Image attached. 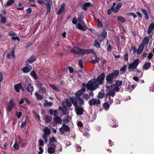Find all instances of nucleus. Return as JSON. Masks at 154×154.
<instances>
[{
	"label": "nucleus",
	"mask_w": 154,
	"mask_h": 154,
	"mask_svg": "<svg viewBox=\"0 0 154 154\" xmlns=\"http://www.w3.org/2000/svg\"><path fill=\"white\" fill-rule=\"evenodd\" d=\"M105 77L104 73H103L98 75L97 79H94V81L92 80H89L88 81V85L87 86V89L92 91L95 90L99 87L98 85L96 84L99 85H102L103 83Z\"/></svg>",
	"instance_id": "1"
},
{
	"label": "nucleus",
	"mask_w": 154,
	"mask_h": 154,
	"mask_svg": "<svg viewBox=\"0 0 154 154\" xmlns=\"http://www.w3.org/2000/svg\"><path fill=\"white\" fill-rule=\"evenodd\" d=\"M49 143L48 145L47 151L49 154H53L55 153V144L57 141L54 137H52L49 140Z\"/></svg>",
	"instance_id": "2"
},
{
	"label": "nucleus",
	"mask_w": 154,
	"mask_h": 154,
	"mask_svg": "<svg viewBox=\"0 0 154 154\" xmlns=\"http://www.w3.org/2000/svg\"><path fill=\"white\" fill-rule=\"evenodd\" d=\"M37 2L39 5H41L42 3L45 5L47 14H48L50 13L51 6L53 4V2L51 0H38Z\"/></svg>",
	"instance_id": "3"
},
{
	"label": "nucleus",
	"mask_w": 154,
	"mask_h": 154,
	"mask_svg": "<svg viewBox=\"0 0 154 154\" xmlns=\"http://www.w3.org/2000/svg\"><path fill=\"white\" fill-rule=\"evenodd\" d=\"M119 74L118 70H114L112 73L109 74L106 77V80L107 82L110 84L112 83L113 79L116 78Z\"/></svg>",
	"instance_id": "4"
},
{
	"label": "nucleus",
	"mask_w": 154,
	"mask_h": 154,
	"mask_svg": "<svg viewBox=\"0 0 154 154\" xmlns=\"http://www.w3.org/2000/svg\"><path fill=\"white\" fill-rule=\"evenodd\" d=\"M139 60L137 59L135 60L133 62L130 63L128 66V69L129 72L132 71L135 69L137 67L139 64Z\"/></svg>",
	"instance_id": "5"
},
{
	"label": "nucleus",
	"mask_w": 154,
	"mask_h": 154,
	"mask_svg": "<svg viewBox=\"0 0 154 154\" xmlns=\"http://www.w3.org/2000/svg\"><path fill=\"white\" fill-rule=\"evenodd\" d=\"M122 81H117L115 84L112 85L110 86V88H114L116 92H118L119 91V87L122 85Z\"/></svg>",
	"instance_id": "6"
},
{
	"label": "nucleus",
	"mask_w": 154,
	"mask_h": 154,
	"mask_svg": "<svg viewBox=\"0 0 154 154\" xmlns=\"http://www.w3.org/2000/svg\"><path fill=\"white\" fill-rule=\"evenodd\" d=\"M75 110L76 114L78 116L83 115L85 112L84 108L82 106H78L75 107Z\"/></svg>",
	"instance_id": "7"
},
{
	"label": "nucleus",
	"mask_w": 154,
	"mask_h": 154,
	"mask_svg": "<svg viewBox=\"0 0 154 154\" xmlns=\"http://www.w3.org/2000/svg\"><path fill=\"white\" fill-rule=\"evenodd\" d=\"M100 103V100L97 98H92L88 101V103L91 106L98 105Z\"/></svg>",
	"instance_id": "8"
},
{
	"label": "nucleus",
	"mask_w": 154,
	"mask_h": 154,
	"mask_svg": "<svg viewBox=\"0 0 154 154\" xmlns=\"http://www.w3.org/2000/svg\"><path fill=\"white\" fill-rule=\"evenodd\" d=\"M54 154H58L62 150V148L61 144L59 143H56L55 147Z\"/></svg>",
	"instance_id": "9"
},
{
	"label": "nucleus",
	"mask_w": 154,
	"mask_h": 154,
	"mask_svg": "<svg viewBox=\"0 0 154 154\" xmlns=\"http://www.w3.org/2000/svg\"><path fill=\"white\" fill-rule=\"evenodd\" d=\"M82 49L79 47H74L71 49L72 52L75 54L81 55Z\"/></svg>",
	"instance_id": "10"
},
{
	"label": "nucleus",
	"mask_w": 154,
	"mask_h": 154,
	"mask_svg": "<svg viewBox=\"0 0 154 154\" xmlns=\"http://www.w3.org/2000/svg\"><path fill=\"white\" fill-rule=\"evenodd\" d=\"M14 88L16 91L17 93L20 92V89H21L23 91L25 90L23 86L22 83L21 82L15 85L14 86Z\"/></svg>",
	"instance_id": "11"
},
{
	"label": "nucleus",
	"mask_w": 154,
	"mask_h": 154,
	"mask_svg": "<svg viewBox=\"0 0 154 154\" xmlns=\"http://www.w3.org/2000/svg\"><path fill=\"white\" fill-rule=\"evenodd\" d=\"M14 106V100L13 99H11L10 100L9 103L6 107L7 112H9L11 111L12 110Z\"/></svg>",
	"instance_id": "12"
},
{
	"label": "nucleus",
	"mask_w": 154,
	"mask_h": 154,
	"mask_svg": "<svg viewBox=\"0 0 154 154\" xmlns=\"http://www.w3.org/2000/svg\"><path fill=\"white\" fill-rule=\"evenodd\" d=\"M21 69V71L23 73H26L29 72L32 69V66L28 65Z\"/></svg>",
	"instance_id": "13"
},
{
	"label": "nucleus",
	"mask_w": 154,
	"mask_h": 154,
	"mask_svg": "<svg viewBox=\"0 0 154 154\" xmlns=\"http://www.w3.org/2000/svg\"><path fill=\"white\" fill-rule=\"evenodd\" d=\"M70 99L71 102L73 105L75 107L78 106V98H77L74 96H73L72 97H70Z\"/></svg>",
	"instance_id": "14"
},
{
	"label": "nucleus",
	"mask_w": 154,
	"mask_h": 154,
	"mask_svg": "<svg viewBox=\"0 0 154 154\" xmlns=\"http://www.w3.org/2000/svg\"><path fill=\"white\" fill-rule=\"evenodd\" d=\"M62 120L60 117L56 116L53 118V121L52 123L54 125H57V123L61 124L62 122Z\"/></svg>",
	"instance_id": "15"
},
{
	"label": "nucleus",
	"mask_w": 154,
	"mask_h": 154,
	"mask_svg": "<svg viewBox=\"0 0 154 154\" xmlns=\"http://www.w3.org/2000/svg\"><path fill=\"white\" fill-rule=\"evenodd\" d=\"M77 27L79 29L83 31H86L87 29V26L84 25L83 23H78Z\"/></svg>",
	"instance_id": "16"
},
{
	"label": "nucleus",
	"mask_w": 154,
	"mask_h": 154,
	"mask_svg": "<svg viewBox=\"0 0 154 154\" xmlns=\"http://www.w3.org/2000/svg\"><path fill=\"white\" fill-rule=\"evenodd\" d=\"M35 60L36 57H35L34 56L31 57L25 61V65H28L29 63H32Z\"/></svg>",
	"instance_id": "17"
},
{
	"label": "nucleus",
	"mask_w": 154,
	"mask_h": 154,
	"mask_svg": "<svg viewBox=\"0 0 154 154\" xmlns=\"http://www.w3.org/2000/svg\"><path fill=\"white\" fill-rule=\"evenodd\" d=\"M111 90L108 91L106 94V95L107 97H113L115 95L116 93L115 91H116L114 90V88H111Z\"/></svg>",
	"instance_id": "18"
},
{
	"label": "nucleus",
	"mask_w": 154,
	"mask_h": 154,
	"mask_svg": "<svg viewBox=\"0 0 154 154\" xmlns=\"http://www.w3.org/2000/svg\"><path fill=\"white\" fill-rule=\"evenodd\" d=\"M93 4H91L89 2L85 3L84 4H83L81 7L82 9H83L84 10L86 11L87 9V7L92 6Z\"/></svg>",
	"instance_id": "19"
},
{
	"label": "nucleus",
	"mask_w": 154,
	"mask_h": 154,
	"mask_svg": "<svg viewBox=\"0 0 154 154\" xmlns=\"http://www.w3.org/2000/svg\"><path fill=\"white\" fill-rule=\"evenodd\" d=\"M144 48V46L143 45V44H140L137 49L136 52L138 55L141 54L143 51Z\"/></svg>",
	"instance_id": "20"
},
{
	"label": "nucleus",
	"mask_w": 154,
	"mask_h": 154,
	"mask_svg": "<svg viewBox=\"0 0 154 154\" xmlns=\"http://www.w3.org/2000/svg\"><path fill=\"white\" fill-rule=\"evenodd\" d=\"M22 83L23 86L25 87H27L31 84L30 83V80L26 78H25L23 79Z\"/></svg>",
	"instance_id": "21"
},
{
	"label": "nucleus",
	"mask_w": 154,
	"mask_h": 154,
	"mask_svg": "<svg viewBox=\"0 0 154 154\" xmlns=\"http://www.w3.org/2000/svg\"><path fill=\"white\" fill-rule=\"evenodd\" d=\"M93 51L92 49H82L81 55L83 56L84 54H90Z\"/></svg>",
	"instance_id": "22"
},
{
	"label": "nucleus",
	"mask_w": 154,
	"mask_h": 154,
	"mask_svg": "<svg viewBox=\"0 0 154 154\" xmlns=\"http://www.w3.org/2000/svg\"><path fill=\"white\" fill-rule=\"evenodd\" d=\"M59 109L61 110L63 113V115H67L69 114L68 110L66 107H61L60 106Z\"/></svg>",
	"instance_id": "23"
},
{
	"label": "nucleus",
	"mask_w": 154,
	"mask_h": 154,
	"mask_svg": "<svg viewBox=\"0 0 154 154\" xmlns=\"http://www.w3.org/2000/svg\"><path fill=\"white\" fill-rule=\"evenodd\" d=\"M65 4L64 3L61 6L60 8L58 11L57 13V15L61 14L64 11L65 8Z\"/></svg>",
	"instance_id": "24"
},
{
	"label": "nucleus",
	"mask_w": 154,
	"mask_h": 154,
	"mask_svg": "<svg viewBox=\"0 0 154 154\" xmlns=\"http://www.w3.org/2000/svg\"><path fill=\"white\" fill-rule=\"evenodd\" d=\"M109 121L111 123V124H110V126L112 127L116 128L117 127L118 125L116 123L112 124L113 123H114L116 122V119L112 117V118Z\"/></svg>",
	"instance_id": "25"
},
{
	"label": "nucleus",
	"mask_w": 154,
	"mask_h": 154,
	"mask_svg": "<svg viewBox=\"0 0 154 154\" xmlns=\"http://www.w3.org/2000/svg\"><path fill=\"white\" fill-rule=\"evenodd\" d=\"M151 64L149 62H146L143 66V69L144 70H147L149 69L151 66Z\"/></svg>",
	"instance_id": "26"
},
{
	"label": "nucleus",
	"mask_w": 154,
	"mask_h": 154,
	"mask_svg": "<svg viewBox=\"0 0 154 154\" xmlns=\"http://www.w3.org/2000/svg\"><path fill=\"white\" fill-rule=\"evenodd\" d=\"M154 29V23H152L149 25L148 29L147 32L148 34H150Z\"/></svg>",
	"instance_id": "27"
},
{
	"label": "nucleus",
	"mask_w": 154,
	"mask_h": 154,
	"mask_svg": "<svg viewBox=\"0 0 154 154\" xmlns=\"http://www.w3.org/2000/svg\"><path fill=\"white\" fill-rule=\"evenodd\" d=\"M43 131L44 133V134L49 136L51 133L50 129L48 127H46L45 128L43 129Z\"/></svg>",
	"instance_id": "28"
},
{
	"label": "nucleus",
	"mask_w": 154,
	"mask_h": 154,
	"mask_svg": "<svg viewBox=\"0 0 154 154\" xmlns=\"http://www.w3.org/2000/svg\"><path fill=\"white\" fill-rule=\"evenodd\" d=\"M49 113L51 115H53L54 116H56L58 114V111L57 110L55 109L54 110L52 109H51L49 110Z\"/></svg>",
	"instance_id": "29"
},
{
	"label": "nucleus",
	"mask_w": 154,
	"mask_h": 154,
	"mask_svg": "<svg viewBox=\"0 0 154 154\" xmlns=\"http://www.w3.org/2000/svg\"><path fill=\"white\" fill-rule=\"evenodd\" d=\"M51 87L54 90L57 91H60V89L58 87L54 84L50 85Z\"/></svg>",
	"instance_id": "30"
},
{
	"label": "nucleus",
	"mask_w": 154,
	"mask_h": 154,
	"mask_svg": "<svg viewBox=\"0 0 154 154\" xmlns=\"http://www.w3.org/2000/svg\"><path fill=\"white\" fill-rule=\"evenodd\" d=\"M27 87L26 89L29 92L32 93L33 91L34 87L31 84H29Z\"/></svg>",
	"instance_id": "31"
},
{
	"label": "nucleus",
	"mask_w": 154,
	"mask_h": 154,
	"mask_svg": "<svg viewBox=\"0 0 154 154\" xmlns=\"http://www.w3.org/2000/svg\"><path fill=\"white\" fill-rule=\"evenodd\" d=\"M44 120L46 123L50 122L52 120L51 117L48 116H44Z\"/></svg>",
	"instance_id": "32"
},
{
	"label": "nucleus",
	"mask_w": 154,
	"mask_h": 154,
	"mask_svg": "<svg viewBox=\"0 0 154 154\" xmlns=\"http://www.w3.org/2000/svg\"><path fill=\"white\" fill-rule=\"evenodd\" d=\"M149 42V38L147 37H145L143 40L142 43L141 44H143V45H146L148 44Z\"/></svg>",
	"instance_id": "33"
},
{
	"label": "nucleus",
	"mask_w": 154,
	"mask_h": 154,
	"mask_svg": "<svg viewBox=\"0 0 154 154\" xmlns=\"http://www.w3.org/2000/svg\"><path fill=\"white\" fill-rule=\"evenodd\" d=\"M85 92L81 89L77 91L75 93V96L77 97L81 96Z\"/></svg>",
	"instance_id": "34"
},
{
	"label": "nucleus",
	"mask_w": 154,
	"mask_h": 154,
	"mask_svg": "<svg viewBox=\"0 0 154 154\" xmlns=\"http://www.w3.org/2000/svg\"><path fill=\"white\" fill-rule=\"evenodd\" d=\"M105 100L106 101V102H108L110 104H112L113 102V99H112L111 97L108 96V97L106 96V95H105Z\"/></svg>",
	"instance_id": "35"
},
{
	"label": "nucleus",
	"mask_w": 154,
	"mask_h": 154,
	"mask_svg": "<svg viewBox=\"0 0 154 154\" xmlns=\"http://www.w3.org/2000/svg\"><path fill=\"white\" fill-rule=\"evenodd\" d=\"M71 120V118L69 116H67L65 117V119L63 120V122L64 123L67 124Z\"/></svg>",
	"instance_id": "36"
},
{
	"label": "nucleus",
	"mask_w": 154,
	"mask_h": 154,
	"mask_svg": "<svg viewBox=\"0 0 154 154\" xmlns=\"http://www.w3.org/2000/svg\"><path fill=\"white\" fill-rule=\"evenodd\" d=\"M35 96L36 97L37 99L38 100H41L43 98V95H41L37 92L35 93Z\"/></svg>",
	"instance_id": "37"
},
{
	"label": "nucleus",
	"mask_w": 154,
	"mask_h": 154,
	"mask_svg": "<svg viewBox=\"0 0 154 154\" xmlns=\"http://www.w3.org/2000/svg\"><path fill=\"white\" fill-rule=\"evenodd\" d=\"M103 106L104 109L107 110L109 108L110 105L107 102H106L103 103Z\"/></svg>",
	"instance_id": "38"
},
{
	"label": "nucleus",
	"mask_w": 154,
	"mask_h": 154,
	"mask_svg": "<svg viewBox=\"0 0 154 154\" xmlns=\"http://www.w3.org/2000/svg\"><path fill=\"white\" fill-rule=\"evenodd\" d=\"M107 35V32L106 30L103 29L102 30V32L100 34V35L102 36L104 38Z\"/></svg>",
	"instance_id": "39"
},
{
	"label": "nucleus",
	"mask_w": 154,
	"mask_h": 154,
	"mask_svg": "<svg viewBox=\"0 0 154 154\" xmlns=\"http://www.w3.org/2000/svg\"><path fill=\"white\" fill-rule=\"evenodd\" d=\"M14 0H8L6 4L5 5L6 6H11L12 4L14 3Z\"/></svg>",
	"instance_id": "40"
},
{
	"label": "nucleus",
	"mask_w": 154,
	"mask_h": 154,
	"mask_svg": "<svg viewBox=\"0 0 154 154\" xmlns=\"http://www.w3.org/2000/svg\"><path fill=\"white\" fill-rule=\"evenodd\" d=\"M66 106L68 107H70L72 105V102L68 99H66Z\"/></svg>",
	"instance_id": "41"
},
{
	"label": "nucleus",
	"mask_w": 154,
	"mask_h": 154,
	"mask_svg": "<svg viewBox=\"0 0 154 154\" xmlns=\"http://www.w3.org/2000/svg\"><path fill=\"white\" fill-rule=\"evenodd\" d=\"M62 126L64 129V131H68L70 130L69 127L66 124H63Z\"/></svg>",
	"instance_id": "42"
},
{
	"label": "nucleus",
	"mask_w": 154,
	"mask_h": 154,
	"mask_svg": "<svg viewBox=\"0 0 154 154\" xmlns=\"http://www.w3.org/2000/svg\"><path fill=\"white\" fill-rule=\"evenodd\" d=\"M30 74L36 80L37 79V77L36 73L34 70H33L31 72Z\"/></svg>",
	"instance_id": "43"
},
{
	"label": "nucleus",
	"mask_w": 154,
	"mask_h": 154,
	"mask_svg": "<svg viewBox=\"0 0 154 154\" xmlns=\"http://www.w3.org/2000/svg\"><path fill=\"white\" fill-rule=\"evenodd\" d=\"M13 148L15 151L17 150L19 148V146L17 141H16L13 146Z\"/></svg>",
	"instance_id": "44"
},
{
	"label": "nucleus",
	"mask_w": 154,
	"mask_h": 154,
	"mask_svg": "<svg viewBox=\"0 0 154 154\" xmlns=\"http://www.w3.org/2000/svg\"><path fill=\"white\" fill-rule=\"evenodd\" d=\"M94 46L98 49L100 47V44L97 40H95Z\"/></svg>",
	"instance_id": "45"
},
{
	"label": "nucleus",
	"mask_w": 154,
	"mask_h": 154,
	"mask_svg": "<svg viewBox=\"0 0 154 154\" xmlns=\"http://www.w3.org/2000/svg\"><path fill=\"white\" fill-rule=\"evenodd\" d=\"M104 96V94L101 92L100 91L99 92L97 96V97L98 99H102L103 98Z\"/></svg>",
	"instance_id": "46"
},
{
	"label": "nucleus",
	"mask_w": 154,
	"mask_h": 154,
	"mask_svg": "<svg viewBox=\"0 0 154 154\" xmlns=\"http://www.w3.org/2000/svg\"><path fill=\"white\" fill-rule=\"evenodd\" d=\"M118 20L122 23H124L125 22V19L123 17H118Z\"/></svg>",
	"instance_id": "47"
},
{
	"label": "nucleus",
	"mask_w": 154,
	"mask_h": 154,
	"mask_svg": "<svg viewBox=\"0 0 154 154\" xmlns=\"http://www.w3.org/2000/svg\"><path fill=\"white\" fill-rule=\"evenodd\" d=\"M136 52V49L135 47L132 46L131 47V48L130 50V52L131 54H134Z\"/></svg>",
	"instance_id": "48"
},
{
	"label": "nucleus",
	"mask_w": 154,
	"mask_h": 154,
	"mask_svg": "<svg viewBox=\"0 0 154 154\" xmlns=\"http://www.w3.org/2000/svg\"><path fill=\"white\" fill-rule=\"evenodd\" d=\"M48 135H43L42 136V138L44 140V142L45 143H47L48 141Z\"/></svg>",
	"instance_id": "49"
},
{
	"label": "nucleus",
	"mask_w": 154,
	"mask_h": 154,
	"mask_svg": "<svg viewBox=\"0 0 154 154\" xmlns=\"http://www.w3.org/2000/svg\"><path fill=\"white\" fill-rule=\"evenodd\" d=\"M39 91L43 94H46L47 92L46 89L45 87L41 88L39 89Z\"/></svg>",
	"instance_id": "50"
},
{
	"label": "nucleus",
	"mask_w": 154,
	"mask_h": 154,
	"mask_svg": "<svg viewBox=\"0 0 154 154\" xmlns=\"http://www.w3.org/2000/svg\"><path fill=\"white\" fill-rule=\"evenodd\" d=\"M88 85V84L87 85H86L84 83H83L82 84V86L81 87V89L84 92H85L86 91V87L87 88V86Z\"/></svg>",
	"instance_id": "51"
},
{
	"label": "nucleus",
	"mask_w": 154,
	"mask_h": 154,
	"mask_svg": "<svg viewBox=\"0 0 154 154\" xmlns=\"http://www.w3.org/2000/svg\"><path fill=\"white\" fill-rule=\"evenodd\" d=\"M3 80V76L2 72H0V95L1 94V83Z\"/></svg>",
	"instance_id": "52"
},
{
	"label": "nucleus",
	"mask_w": 154,
	"mask_h": 154,
	"mask_svg": "<svg viewBox=\"0 0 154 154\" xmlns=\"http://www.w3.org/2000/svg\"><path fill=\"white\" fill-rule=\"evenodd\" d=\"M78 102L79 104L81 106L82 105H83L84 104L83 99L81 97H78Z\"/></svg>",
	"instance_id": "53"
},
{
	"label": "nucleus",
	"mask_w": 154,
	"mask_h": 154,
	"mask_svg": "<svg viewBox=\"0 0 154 154\" xmlns=\"http://www.w3.org/2000/svg\"><path fill=\"white\" fill-rule=\"evenodd\" d=\"M15 115L18 119H19L21 118L22 116V113L21 112H18L16 111Z\"/></svg>",
	"instance_id": "54"
},
{
	"label": "nucleus",
	"mask_w": 154,
	"mask_h": 154,
	"mask_svg": "<svg viewBox=\"0 0 154 154\" xmlns=\"http://www.w3.org/2000/svg\"><path fill=\"white\" fill-rule=\"evenodd\" d=\"M112 11H114L116 13L119 10V8L116 5L115 7H112Z\"/></svg>",
	"instance_id": "55"
},
{
	"label": "nucleus",
	"mask_w": 154,
	"mask_h": 154,
	"mask_svg": "<svg viewBox=\"0 0 154 154\" xmlns=\"http://www.w3.org/2000/svg\"><path fill=\"white\" fill-rule=\"evenodd\" d=\"M82 97L85 100H87L90 98L89 95L88 94H85L82 96Z\"/></svg>",
	"instance_id": "56"
},
{
	"label": "nucleus",
	"mask_w": 154,
	"mask_h": 154,
	"mask_svg": "<svg viewBox=\"0 0 154 154\" xmlns=\"http://www.w3.org/2000/svg\"><path fill=\"white\" fill-rule=\"evenodd\" d=\"M98 23V27H103V25L102 24V23L100 21L97 19L96 18L94 19Z\"/></svg>",
	"instance_id": "57"
},
{
	"label": "nucleus",
	"mask_w": 154,
	"mask_h": 154,
	"mask_svg": "<svg viewBox=\"0 0 154 154\" xmlns=\"http://www.w3.org/2000/svg\"><path fill=\"white\" fill-rule=\"evenodd\" d=\"M76 150L77 152H79L81 150V147L79 145L76 144L75 146Z\"/></svg>",
	"instance_id": "58"
},
{
	"label": "nucleus",
	"mask_w": 154,
	"mask_h": 154,
	"mask_svg": "<svg viewBox=\"0 0 154 154\" xmlns=\"http://www.w3.org/2000/svg\"><path fill=\"white\" fill-rule=\"evenodd\" d=\"M100 60V58L99 57H96L94 60H93L91 61V62L93 64H95L98 63Z\"/></svg>",
	"instance_id": "59"
},
{
	"label": "nucleus",
	"mask_w": 154,
	"mask_h": 154,
	"mask_svg": "<svg viewBox=\"0 0 154 154\" xmlns=\"http://www.w3.org/2000/svg\"><path fill=\"white\" fill-rule=\"evenodd\" d=\"M127 68V65H124L120 69V71L121 72H124L126 70Z\"/></svg>",
	"instance_id": "60"
},
{
	"label": "nucleus",
	"mask_w": 154,
	"mask_h": 154,
	"mask_svg": "<svg viewBox=\"0 0 154 154\" xmlns=\"http://www.w3.org/2000/svg\"><path fill=\"white\" fill-rule=\"evenodd\" d=\"M37 85L39 88V89H41V88L44 87H43V85L39 81L37 82Z\"/></svg>",
	"instance_id": "61"
},
{
	"label": "nucleus",
	"mask_w": 154,
	"mask_h": 154,
	"mask_svg": "<svg viewBox=\"0 0 154 154\" xmlns=\"http://www.w3.org/2000/svg\"><path fill=\"white\" fill-rule=\"evenodd\" d=\"M26 119H25V121L21 124L20 125L21 128H23L26 126Z\"/></svg>",
	"instance_id": "62"
},
{
	"label": "nucleus",
	"mask_w": 154,
	"mask_h": 154,
	"mask_svg": "<svg viewBox=\"0 0 154 154\" xmlns=\"http://www.w3.org/2000/svg\"><path fill=\"white\" fill-rule=\"evenodd\" d=\"M77 19L76 17H74L72 20V23L74 25L77 24Z\"/></svg>",
	"instance_id": "63"
},
{
	"label": "nucleus",
	"mask_w": 154,
	"mask_h": 154,
	"mask_svg": "<svg viewBox=\"0 0 154 154\" xmlns=\"http://www.w3.org/2000/svg\"><path fill=\"white\" fill-rule=\"evenodd\" d=\"M78 64L81 69L83 68V65L82 63V60L81 59L78 62Z\"/></svg>",
	"instance_id": "64"
}]
</instances>
